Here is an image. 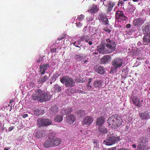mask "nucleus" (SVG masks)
<instances>
[{
	"instance_id": "1",
	"label": "nucleus",
	"mask_w": 150,
	"mask_h": 150,
	"mask_svg": "<svg viewBox=\"0 0 150 150\" xmlns=\"http://www.w3.org/2000/svg\"><path fill=\"white\" fill-rule=\"evenodd\" d=\"M116 46V44L113 40L105 38L98 47L97 50L100 53L109 54L115 50Z\"/></svg>"
},
{
	"instance_id": "2",
	"label": "nucleus",
	"mask_w": 150,
	"mask_h": 150,
	"mask_svg": "<svg viewBox=\"0 0 150 150\" xmlns=\"http://www.w3.org/2000/svg\"><path fill=\"white\" fill-rule=\"evenodd\" d=\"M50 95L49 93L43 92L40 89L36 90L32 95V99L33 100H38L42 102L50 100Z\"/></svg>"
},
{
	"instance_id": "3",
	"label": "nucleus",
	"mask_w": 150,
	"mask_h": 150,
	"mask_svg": "<svg viewBox=\"0 0 150 150\" xmlns=\"http://www.w3.org/2000/svg\"><path fill=\"white\" fill-rule=\"evenodd\" d=\"M51 134L49 137V139L44 144V146L45 147L49 148L58 146L60 143V139L54 137L53 134Z\"/></svg>"
},
{
	"instance_id": "4",
	"label": "nucleus",
	"mask_w": 150,
	"mask_h": 150,
	"mask_svg": "<svg viewBox=\"0 0 150 150\" xmlns=\"http://www.w3.org/2000/svg\"><path fill=\"white\" fill-rule=\"evenodd\" d=\"M123 64V60L122 59L117 57L114 58L111 62L112 66L111 68V71L115 72L118 68L121 67Z\"/></svg>"
},
{
	"instance_id": "5",
	"label": "nucleus",
	"mask_w": 150,
	"mask_h": 150,
	"mask_svg": "<svg viewBox=\"0 0 150 150\" xmlns=\"http://www.w3.org/2000/svg\"><path fill=\"white\" fill-rule=\"evenodd\" d=\"M60 81L67 88L72 87L75 85V82L74 79L69 76H64L60 79Z\"/></svg>"
},
{
	"instance_id": "6",
	"label": "nucleus",
	"mask_w": 150,
	"mask_h": 150,
	"mask_svg": "<svg viewBox=\"0 0 150 150\" xmlns=\"http://www.w3.org/2000/svg\"><path fill=\"white\" fill-rule=\"evenodd\" d=\"M120 137H112L109 139H107L104 141L103 143L107 145H110L114 144L115 142L119 141Z\"/></svg>"
},
{
	"instance_id": "7",
	"label": "nucleus",
	"mask_w": 150,
	"mask_h": 150,
	"mask_svg": "<svg viewBox=\"0 0 150 150\" xmlns=\"http://www.w3.org/2000/svg\"><path fill=\"white\" fill-rule=\"evenodd\" d=\"M115 17L118 20L125 21L127 19V17L124 15L123 11H117L115 13Z\"/></svg>"
},
{
	"instance_id": "8",
	"label": "nucleus",
	"mask_w": 150,
	"mask_h": 150,
	"mask_svg": "<svg viewBox=\"0 0 150 150\" xmlns=\"http://www.w3.org/2000/svg\"><path fill=\"white\" fill-rule=\"evenodd\" d=\"M99 21L103 23V24L108 25L109 21L108 19L105 14L101 13L99 14L98 17Z\"/></svg>"
},
{
	"instance_id": "9",
	"label": "nucleus",
	"mask_w": 150,
	"mask_h": 150,
	"mask_svg": "<svg viewBox=\"0 0 150 150\" xmlns=\"http://www.w3.org/2000/svg\"><path fill=\"white\" fill-rule=\"evenodd\" d=\"M108 121L111 122H121L122 119L121 117L118 115H112L108 119Z\"/></svg>"
},
{
	"instance_id": "10",
	"label": "nucleus",
	"mask_w": 150,
	"mask_h": 150,
	"mask_svg": "<svg viewBox=\"0 0 150 150\" xmlns=\"http://www.w3.org/2000/svg\"><path fill=\"white\" fill-rule=\"evenodd\" d=\"M111 56L110 55H107L102 57L100 61V64H107L111 60Z\"/></svg>"
},
{
	"instance_id": "11",
	"label": "nucleus",
	"mask_w": 150,
	"mask_h": 150,
	"mask_svg": "<svg viewBox=\"0 0 150 150\" xmlns=\"http://www.w3.org/2000/svg\"><path fill=\"white\" fill-rule=\"evenodd\" d=\"M92 79L91 78H89L88 80V83L86 85V89L87 91H96V90L94 87L92 86Z\"/></svg>"
},
{
	"instance_id": "12",
	"label": "nucleus",
	"mask_w": 150,
	"mask_h": 150,
	"mask_svg": "<svg viewBox=\"0 0 150 150\" xmlns=\"http://www.w3.org/2000/svg\"><path fill=\"white\" fill-rule=\"evenodd\" d=\"M144 23L143 18H138L134 20L133 22V24L134 26H140Z\"/></svg>"
},
{
	"instance_id": "13",
	"label": "nucleus",
	"mask_w": 150,
	"mask_h": 150,
	"mask_svg": "<svg viewBox=\"0 0 150 150\" xmlns=\"http://www.w3.org/2000/svg\"><path fill=\"white\" fill-rule=\"evenodd\" d=\"M142 42L144 45H147L150 43V32L147 33L143 37Z\"/></svg>"
},
{
	"instance_id": "14",
	"label": "nucleus",
	"mask_w": 150,
	"mask_h": 150,
	"mask_svg": "<svg viewBox=\"0 0 150 150\" xmlns=\"http://www.w3.org/2000/svg\"><path fill=\"white\" fill-rule=\"evenodd\" d=\"M133 104L136 106L140 107L142 105V103L140 102L139 99L137 97L134 96L132 99Z\"/></svg>"
},
{
	"instance_id": "15",
	"label": "nucleus",
	"mask_w": 150,
	"mask_h": 150,
	"mask_svg": "<svg viewBox=\"0 0 150 150\" xmlns=\"http://www.w3.org/2000/svg\"><path fill=\"white\" fill-rule=\"evenodd\" d=\"M103 82L101 80H96L93 83V86L95 88L100 89L102 88Z\"/></svg>"
},
{
	"instance_id": "16",
	"label": "nucleus",
	"mask_w": 150,
	"mask_h": 150,
	"mask_svg": "<svg viewBox=\"0 0 150 150\" xmlns=\"http://www.w3.org/2000/svg\"><path fill=\"white\" fill-rule=\"evenodd\" d=\"M49 67V65L47 64H45L40 65V72L41 74V75L44 74L45 73L46 70L47 69V67Z\"/></svg>"
},
{
	"instance_id": "17",
	"label": "nucleus",
	"mask_w": 150,
	"mask_h": 150,
	"mask_svg": "<svg viewBox=\"0 0 150 150\" xmlns=\"http://www.w3.org/2000/svg\"><path fill=\"white\" fill-rule=\"evenodd\" d=\"M115 2L110 1L109 2L106 6L108 7L107 9V13H108L112 10L113 7L115 5Z\"/></svg>"
},
{
	"instance_id": "18",
	"label": "nucleus",
	"mask_w": 150,
	"mask_h": 150,
	"mask_svg": "<svg viewBox=\"0 0 150 150\" xmlns=\"http://www.w3.org/2000/svg\"><path fill=\"white\" fill-rule=\"evenodd\" d=\"M49 77L50 76H48L46 75L40 76L38 80V83L40 84L45 82L48 79Z\"/></svg>"
},
{
	"instance_id": "19",
	"label": "nucleus",
	"mask_w": 150,
	"mask_h": 150,
	"mask_svg": "<svg viewBox=\"0 0 150 150\" xmlns=\"http://www.w3.org/2000/svg\"><path fill=\"white\" fill-rule=\"evenodd\" d=\"M96 71L100 74H104L105 72V69L103 67L101 66H97L95 69Z\"/></svg>"
},
{
	"instance_id": "20",
	"label": "nucleus",
	"mask_w": 150,
	"mask_h": 150,
	"mask_svg": "<svg viewBox=\"0 0 150 150\" xmlns=\"http://www.w3.org/2000/svg\"><path fill=\"white\" fill-rule=\"evenodd\" d=\"M75 115L78 117L80 118L84 116L85 115V112L84 110H80L76 111L75 112Z\"/></svg>"
},
{
	"instance_id": "21",
	"label": "nucleus",
	"mask_w": 150,
	"mask_h": 150,
	"mask_svg": "<svg viewBox=\"0 0 150 150\" xmlns=\"http://www.w3.org/2000/svg\"><path fill=\"white\" fill-rule=\"evenodd\" d=\"M58 108L56 105H54L51 106L50 108V112L51 114L53 115H55L58 112Z\"/></svg>"
},
{
	"instance_id": "22",
	"label": "nucleus",
	"mask_w": 150,
	"mask_h": 150,
	"mask_svg": "<svg viewBox=\"0 0 150 150\" xmlns=\"http://www.w3.org/2000/svg\"><path fill=\"white\" fill-rule=\"evenodd\" d=\"M72 109L71 108H64L62 110V112L63 115L68 114L72 111Z\"/></svg>"
},
{
	"instance_id": "23",
	"label": "nucleus",
	"mask_w": 150,
	"mask_h": 150,
	"mask_svg": "<svg viewBox=\"0 0 150 150\" xmlns=\"http://www.w3.org/2000/svg\"><path fill=\"white\" fill-rule=\"evenodd\" d=\"M34 135L35 137L37 138H40L44 136V134L43 131H36L34 134Z\"/></svg>"
},
{
	"instance_id": "24",
	"label": "nucleus",
	"mask_w": 150,
	"mask_h": 150,
	"mask_svg": "<svg viewBox=\"0 0 150 150\" xmlns=\"http://www.w3.org/2000/svg\"><path fill=\"white\" fill-rule=\"evenodd\" d=\"M66 119L67 122H74L76 120V118L74 115L71 114L67 116Z\"/></svg>"
},
{
	"instance_id": "25",
	"label": "nucleus",
	"mask_w": 150,
	"mask_h": 150,
	"mask_svg": "<svg viewBox=\"0 0 150 150\" xmlns=\"http://www.w3.org/2000/svg\"><path fill=\"white\" fill-rule=\"evenodd\" d=\"M109 123H110V122ZM110 123H109V126L112 129L116 128L122 125L121 122H118L119 123L118 125L117 124V122H110Z\"/></svg>"
},
{
	"instance_id": "26",
	"label": "nucleus",
	"mask_w": 150,
	"mask_h": 150,
	"mask_svg": "<svg viewBox=\"0 0 150 150\" xmlns=\"http://www.w3.org/2000/svg\"><path fill=\"white\" fill-rule=\"evenodd\" d=\"M142 29L143 33L144 34H146L150 30V25H143L142 28Z\"/></svg>"
},
{
	"instance_id": "27",
	"label": "nucleus",
	"mask_w": 150,
	"mask_h": 150,
	"mask_svg": "<svg viewBox=\"0 0 150 150\" xmlns=\"http://www.w3.org/2000/svg\"><path fill=\"white\" fill-rule=\"evenodd\" d=\"M98 11L97 6L94 5L90 10H88V12L91 13H94Z\"/></svg>"
},
{
	"instance_id": "28",
	"label": "nucleus",
	"mask_w": 150,
	"mask_h": 150,
	"mask_svg": "<svg viewBox=\"0 0 150 150\" xmlns=\"http://www.w3.org/2000/svg\"><path fill=\"white\" fill-rule=\"evenodd\" d=\"M139 115L140 117L143 120L149 118V115L146 112L140 113Z\"/></svg>"
},
{
	"instance_id": "29",
	"label": "nucleus",
	"mask_w": 150,
	"mask_h": 150,
	"mask_svg": "<svg viewBox=\"0 0 150 150\" xmlns=\"http://www.w3.org/2000/svg\"><path fill=\"white\" fill-rule=\"evenodd\" d=\"M63 117L62 115H57L54 118L55 122H61L63 120Z\"/></svg>"
},
{
	"instance_id": "30",
	"label": "nucleus",
	"mask_w": 150,
	"mask_h": 150,
	"mask_svg": "<svg viewBox=\"0 0 150 150\" xmlns=\"http://www.w3.org/2000/svg\"><path fill=\"white\" fill-rule=\"evenodd\" d=\"M54 89L55 91L57 92H60L62 90V88L61 86L57 84L54 85Z\"/></svg>"
},
{
	"instance_id": "31",
	"label": "nucleus",
	"mask_w": 150,
	"mask_h": 150,
	"mask_svg": "<svg viewBox=\"0 0 150 150\" xmlns=\"http://www.w3.org/2000/svg\"><path fill=\"white\" fill-rule=\"evenodd\" d=\"M52 122H38L37 124L39 127L47 126L51 124Z\"/></svg>"
},
{
	"instance_id": "32",
	"label": "nucleus",
	"mask_w": 150,
	"mask_h": 150,
	"mask_svg": "<svg viewBox=\"0 0 150 150\" xmlns=\"http://www.w3.org/2000/svg\"><path fill=\"white\" fill-rule=\"evenodd\" d=\"M93 118L90 116H86L83 120V122H93Z\"/></svg>"
},
{
	"instance_id": "33",
	"label": "nucleus",
	"mask_w": 150,
	"mask_h": 150,
	"mask_svg": "<svg viewBox=\"0 0 150 150\" xmlns=\"http://www.w3.org/2000/svg\"><path fill=\"white\" fill-rule=\"evenodd\" d=\"M75 58L76 59L77 61H79L81 60L82 59H84L85 58V57H82L81 55H76Z\"/></svg>"
},
{
	"instance_id": "34",
	"label": "nucleus",
	"mask_w": 150,
	"mask_h": 150,
	"mask_svg": "<svg viewBox=\"0 0 150 150\" xmlns=\"http://www.w3.org/2000/svg\"><path fill=\"white\" fill-rule=\"evenodd\" d=\"M37 122H51V121L48 119L41 118L38 119Z\"/></svg>"
},
{
	"instance_id": "35",
	"label": "nucleus",
	"mask_w": 150,
	"mask_h": 150,
	"mask_svg": "<svg viewBox=\"0 0 150 150\" xmlns=\"http://www.w3.org/2000/svg\"><path fill=\"white\" fill-rule=\"evenodd\" d=\"M100 132L103 133H106L107 132L106 129L104 127H101L99 128Z\"/></svg>"
},
{
	"instance_id": "36",
	"label": "nucleus",
	"mask_w": 150,
	"mask_h": 150,
	"mask_svg": "<svg viewBox=\"0 0 150 150\" xmlns=\"http://www.w3.org/2000/svg\"><path fill=\"white\" fill-rule=\"evenodd\" d=\"M125 1L124 0H119L118 2V6L119 7H122L124 4V2Z\"/></svg>"
},
{
	"instance_id": "37",
	"label": "nucleus",
	"mask_w": 150,
	"mask_h": 150,
	"mask_svg": "<svg viewBox=\"0 0 150 150\" xmlns=\"http://www.w3.org/2000/svg\"><path fill=\"white\" fill-rule=\"evenodd\" d=\"M144 147L143 144L140 143L138 144L137 149L139 150H144Z\"/></svg>"
},
{
	"instance_id": "38",
	"label": "nucleus",
	"mask_w": 150,
	"mask_h": 150,
	"mask_svg": "<svg viewBox=\"0 0 150 150\" xmlns=\"http://www.w3.org/2000/svg\"><path fill=\"white\" fill-rule=\"evenodd\" d=\"M104 119L103 116H101L97 119L96 122H104Z\"/></svg>"
},
{
	"instance_id": "39",
	"label": "nucleus",
	"mask_w": 150,
	"mask_h": 150,
	"mask_svg": "<svg viewBox=\"0 0 150 150\" xmlns=\"http://www.w3.org/2000/svg\"><path fill=\"white\" fill-rule=\"evenodd\" d=\"M88 38H89V37H88V36L84 35L81 37V40L82 41H85Z\"/></svg>"
},
{
	"instance_id": "40",
	"label": "nucleus",
	"mask_w": 150,
	"mask_h": 150,
	"mask_svg": "<svg viewBox=\"0 0 150 150\" xmlns=\"http://www.w3.org/2000/svg\"><path fill=\"white\" fill-rule=\"evenodd\" d=\"M66 37V35L65 34H63L57 38L58 40H60Z\"/></svg>"
},
{
	"instance_id": "41",
	"label": "nucleus",
	"mask_w": 150,
	"mask_h": 150,
	"mask_svg": "<svg viewBox=\"0 0 150 150\" xmlns=\"http://www.w3.org/2000/svg\"><path fill=\"white\" fill-rule=\"evenodd\" d=\"M84 15L82 14H81L80 16H78L77 17L78 20L81 21H82L84 19Z\"/></svg>"
},
{
	"instance_id": "42",
	"label": "nucleus",
	"mask_w": 150,
	"mask_h": 150,
	"mask_svg": "<svg viewBox=\"0 0 150 150\" xmlns=\"http://www.w3.org/2000/svg\"><path fill=\"white\" fill-rule=\"evenodd\" d=\"M40 110L38 109H36L34 111V113L36 115H39L40 114Z\"/></svg>"
},
{
	"instance_id": "43",
	"label": "nucleus",
	"mask_w": 150,
	"mask_h": 150,
	"mask_svg": "<svg viewBox=\"0 0 150 150\" xmlns=\"http://www.w3.org/2000/svg\"><path fill=\"white\" fill-rule=\"evenodd\" d=\"M58 76L57 73H55L54 74L52 77V80L54 79V81H56L57 78Z\"/></svg>"
},
{
	"instance_id": "44",
	"label": "nucleus",
	"mask_w": 150,
	"mask_h": 150,
	"mask_svg": "<svg viewBox=\"0 0 150 150\" xmlns=\"http://www.w3.org/2000/svg\"><path fill=\"white\" fill-rule=\"evenodd\" d=\"M103 30L108 33H110L111 31V30L110 29L108 28H104L103 29Z\"/></svg>"
},
{
	"instance_id": "45",
	"label": "nucleus",
	"mask_w": 150,
	"mask_h": 150,
	"mask_svg": "<svg viewBox=\"0 0 150 150\" xmlns=\"http://www.w3.org/2000/svg\"><path fill=\"white\" fill-rule=\"evenodd\" d=\"M128 8H129V10H131L132 9L134 10L135 8L134 7L132 4L130 5L129 6Z\"/></svg>"
},
{
	"instance_id": "46",
	"label": "nucleus",
	"mask_w": 150,
	"mask_h": 150,
	"mask_svg": "<svg viewBox=\"0 0 150 150\" xmlns=\"http://www.w3.org/2000/svg\"><path fill=\"white\" fill-rule=\"evenodd\" d=\"M76 25L77 27H81L82 26V24L80 22H76Z\"/></svg>"
},
{
	"instance_id": "47",
	"label": "nucleus",
	"mask_w": 150,
	"mask_h": 150,
	"mask_svg": "<svg viewBox=\"0 0 150 150\" xmlns=\"http://www.w3.org/2000/svg\"><path fill=\"white\" fill-rule=\"evenodd\" d=\"M86 19L88 21H92L93 20L92 17H87Z\"/></svg>"
},
{
	"instance_id": "48",
	"label": "nucleus",
	"mask_w": 150,
	"mask_h": 150,
	"mask_svg": "<svg viewBox=\"0 0 150 150\" xmlns=\"http://www.w3.org/2000/svg\"><path fill=\"white\" fill-rule=\"evenodd\" d=\"M75 81L77 83H80L81 82V80L80 78L76 79Z\"/></svg>"
},
{
	"instance_id": "49",
	"label": "nucleus",
	"mask_w": 150,
	"mask_h": 150,
	"mask_svg": "<svg viewBox=\"0 0 150 150\" xmlns=\"http://www.w3.org/2000/svg\"><path fill=\"white\" fill-rule=\"evenodd\" d=\"M103 123V122H96V125L99 126H100L102 125Z\"/></svg>"
},
{
	"instance_id": "50",
	"label": "nucleus",
	"mask_w": 150,
	"mask_h": 150,
	"mask_svg": "<svg viewBox=\"0 0 150 150\" xmlns=\"http://www.w3.org/2000/svg\"><path fill=\"white\" fill-rule=\"evenodd\" d=\"M125 26L127 28H130L131 27V25L130 24H127Z\"/></svg>"
},
{
	"instance_id": "51",
	"label": "nucleus",
	"mask_w": 150,
	"mask_h": 150,
	"mask_svg": "<svg viewBox=\"0 0 150 150\" xmlns=\"http://www.w3.org/2000/svg\"><path fill=\"white\" fill-rule=\"evenodd\" d=\"M81 40H78L76 42V45H79L81 44Z\"/></svg>"
},
{
	"instance_id": "52",
	"label": "nucleus",
	"mask_w": 150,
	"mask_h": 150,
	"mask_svg": "<svg viewBox=\"0 0 150 150\" xmlns=\"http://www.w3.org/2000/svg\"><path fill=\"white\" fill-rule=\"evenodd\" d=\"M116 149V148L115 147L109 148L108 149V150H115Z\"/></svg>"
},
{
	"instance_id": "53",
	"label": "nucleus",
	"mask_w": 150,
	"mask_h": 150,
	"mask_svg": "<svg viewBox=\"0 0 150 150\" xmlns=\"http://www.w3.org/2000/svg\"><path fill=\"white\" fill-rule=\"evenodd\" d=\"M14 128V127L13 126H11L9 128L8 131H10L12 130Z\"/></svg>"
},
{
	"instance_id": "54",
	"label": "nucleus",
	"mask_w": 150,
	"mask_h": 150,
	"mask_svg": "<svg viewBox=\"0 0 150 150\" xmlns=\"http://www.w3.org/2000/svg\"><path fill=\"white\" fill-rule=\"evenodd\" d=\"M28 116V115L27 114H24L23 116L22 117L23 118H25L26 117Z\"/></svg>"
},
{
	"instance_id": "55",
	"label": "nucleus",
	"mask_w": 150,
	"mask_h": 150,
	"mask_svg": "<svg viewBox=\"0 0 150 150\" xmlns=\"http://www.w3.org/2000/svg\"><path fill=\"white\" fill-rule=\"evenodd\" d=\"M42 60V59H40V58L38 60V61H37V62H41Z\"/></svg>"
},
{
	"instance_id": "56",
	"label": "nucleus",
	"mask_w": 150,
	"mask_h": 150,
	"mask_svg": "<svg viewBox=\"0 0 150 150\" xmlns=\"http://www.w3.org/2000/svg\"><path fill=\"white\" fill-rule=\"evenodd\" d=\"M93 44V43L91 41H89L88 42V44L89 45H91Z\"/></svg>"
},
{
	"instance_id": "57",
	"label": "nucleus",
	"mask_w": 150,
	"mask_h": 150,
	"mask_svg": "<svg viewBox=\"0 0 150 150\" xmlns=\"http://www.w3.org/2000/svg\"><path fill=\"white\" fill-rule=\"evenodd\" d=\"M132 146L134 148H135L136 147V145L135 144H133Z\"/></svg>"
},
{
	"instance_id": "58",
	"label": "nucleus",
	"mask_w": 150,
	"mask_h": 150,
	"mask_svg": "<svg viewBox=\"0 0 150 150\" xmlns=\"http://www.w3.org/2000/svg\"><path fill=\"white\" fill-rule=\"evenodd\" d=\"M89 40V38H87V39L86 40H85V42H88V40Z\"/></svg>"
},
{
	"instance_id": "59",
	"label": "nucleus",
	"mask_w": 150,
	"mask_h": 150,
	"mask_svg": "<svg viewBox=\"0 0 150 150\" xmlns=\"http://www.w3.org/2000/svg\"><path fill=\"white\" fill-rule=\"evenodd\" d=\"M10 149V148H5L4 150H8Z\"/></svg>"
},
{
	"instance_id": "60",
	"label": "nucleus",
	"mask_w": 150,
	"mask_h": 150,
	"mask_svg": "<svg viewBox=\"0 0 150 150\" xmlns=\"http://www.w3.org/2000/svg\"><path fill=\"white\" fill-rule=\"evenodd\" d=\"M75 46L77 47L80 48L81 46H81H78V45H75Z\"/></svg>"
},
{
	"instance_id": "61",
	"label": "nucleus",
	"mask_w": 150,
	"mask_h": 150,
	"mask_svg": "<svg viewBox=\"0 0 150 150\" xmlns=\"http://www.w3.org/2000/svg\"><path fill=\"white\" fill-rule=\"evenodd\" d=\"M13 102V100H10V103H12Z\"/></svg>"
},
{
	"instance_id": "62",
	"label": "nucleus",
	"mask_w": 150,
	"mask_h": 150,
	"mask_svg": "<svg viewBox=\"0 0 150 150\" xmlns=\"http://www.w3.org/2000/svg\"><path fill=\"white\" fill-rule=\"evenodd\" d=\"M88 62V60H85L83 62H84V63L85 64V63H86L87 62Z\"/></svg>"
},
{
	"instance_id": "63",
	"label": "nucleus",
	"mask_w": 150,
	"mask_h": 150,
	"mask_svg": "<svg viewBox=\"0 0 150 150\" xmlns=\"http://www.w3.org/2000/svg\"><path fill=\"white\" fill-rule=\"evenodd\" d=\"M76 41H75L73 43V44L74 45H75L76 44Z\"/></svg>"
},
{
	"instance_id": "64",
	"label": "nucleus",
	"mask_w": 150,
	"mask_h": 150,
	"mask_svg": "<svg viewBox=\"0 0 150 150\" xmlns=\"http://www.w3.org/2000/svg\"><path fill=\"white\" fill-rule=\"evenodd\" d=\"M128 6H129L130 5H132V4H131L130 2H129L128 3Z\"/></svg>"
}]
</instances>
